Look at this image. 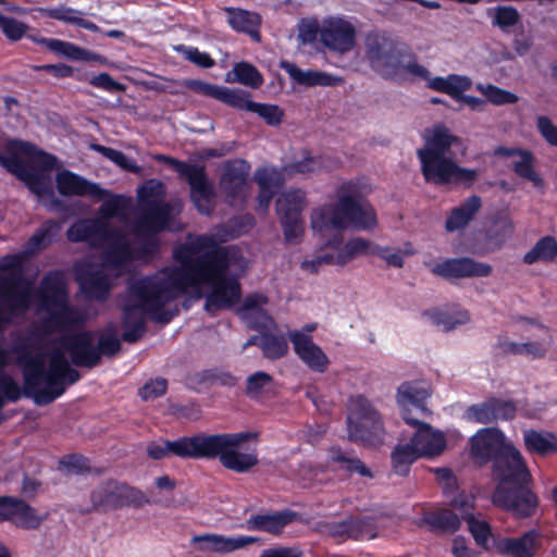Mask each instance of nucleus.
Wrapping results in <instances>:
<instances>
[{"instance_id": "72a5a7b5", "label": "nucleus", "mask_w": 557, "mask_h": 557, "mask_svg": "<svg viewBox=\"0 0 557 557\" xmlns=\"http://www.w3.org/2000/svg\"><path fill=\"white\" fill-rule=\"evenodd\" d=\"M482 208V199L471 195L458 207L453 208L445 220V231L454 233L465 230L476 216Z\"/></svg>"}, {"instance_id": "0e129e2a", "label": "nucleus", "mask_w": 557, "mask_h": 557, "mask_svg": "<svg viewBox=\"0 0 557 557\" xmlns=\"http://www.w3.org/2000/svg\"><path fill=\"white\" fill-rule=\"evenodd\" d=\"M466 418L469 421L490 424L494 422L491 398L480 404L471 405L466 410Z\"/></svg>"}, {"instance_id": "ea45409f", "label": "nucleus", "mask_w": 557, "mask_h": 557, "mask_svg": "<svg viewBox=\"0 0 557 557\" xmlns=\"http://www.w3.org/2000/svg\"><path fill=\"white\" fill-rule=\"evenodd\" d=\"M28 38L38 45L45 46L48 50L70 60H89L90 53L86 49L72 42L34 35H29Z\"/></svg>"}, {"instance_id": "412c9836", "label": "nucleus", "mask_w": 557, "mask_h": 557, "mask_svg": "<svg viewBox=\"0 0 557 557\" xmlns=\"http://www.w3.org/2000/svg\"><path fill=\"white\" fill-rule=\"evenodd\" d=\"M75 281L88 300L103 302L110 297L112 283L108 273L91 262L74 265Z\"/></svg>"}, {"instance_id": "de8ad7c7", "label": "nucleus", "mask_w": 557, "mask_h": 557, "mask_svg": "<svg viewBox=\"0 0 557 557\" xmlns=\"http://www.w3.org/2000/svg\"><path fill=\"white\" fill-rule=\"evenodd\" d=\"M521 159L516 161L512 165L513 172L521 178L530 181L537 189L545 187L544 180L534 170V157L531 151L525 150L520 156Z\"/></svg>"}, {"instance_id": "69168bd1", "label": "nucleus", "mask_w": 557, "mask_h": 557, "mask_svg": "<svg viewBox=\"0 0 557 557\" xmlns=\"http://www.w3.org/2000/svg\"><path fill=\"white\" fill-rule=\"evenodd\" d=\"M492 403V412L494 422L510 421L515 419L517 413V406L510 399H503L498 397H490Z\"/></svg>"}, {"instance_id": "09e8293b", "label": "nucleus", "mask_w": 557, "mask_h": 557, "mask_svg": "<svg viewBox=\"0 0 557 557\" xmlns=\"http://www.w3.org/2000/svg\"><path fill=\"white\" fill-rule=\"evenodd\" d=\"M324 169L325 165L323 157H313L309 153V151H306V154L301 160L287 163L283 166V171L287 175L310 174L320 172Z\"/></svg>"}, {"instance_id": "864d4df0", "label": "nucleus", "mask_w": 557, "mask_h": 557, "mask_svg": "<svg viewBox=\"0 0 557 557\" xmlns=\"http://www.w3.org/2000/svg\"><path fill=\"white\" fill-rule=\"evenodd\" d=\"M91 149L98 153H100L102 157L107 158L108 160L112 161L114 164L120 166L123 170L129 171V172H137L138 166L135 163L134 160L129 159L123 151L107 147L100 144H94L91 145Z\"/></svg>"}, {"instance_id": "e433bc0d", "label": "nucleus", "mask_w": 557, "mask_h": 557, "mask_svg": "<svg viewBox=\"0 0 557 557\" xmlns=\"http://www.w3.org/2000/svg\"><path fill=\"white\" fill-rule=\"evenodd\" d=\"M523 444L531 455L547 457L557 453V435L549 431L524 430Z\"/></svg>"}, {"instance_id": "603ef678", "label": "nucleus", "mask_w": 557, "mask_h": 557, "mask_svg": "<svg viewBox=\"0 0 557 557\" xmlns=\"http://www.w3.org/2000/svg\"><path fill=\"white\" fill-rule=\"evenodd\" d=\"M487 15L492 17L493 26H497L504 32L509 27L516 26L521 18L519 11L510 5H499L495 9H488Z\"/></svg>"}, {"instance_id": "4c0bfd02", "label": "nucleus", "mask_w": 557, "mask_h": 557, "mask_svg": "<svg viewBox=\"0 0 557 557\" xmlns=\"http://www.w3.org/2000/svg\"><path fill=\"white\" fill-rule=\"evenodd\" d=\"M36 11L45 17L72 24L92 33L100 30V27L94 22L79 17L78 15L82 13L78 10L66 5H60L57 8H37Z\"/></svg>"}, {"instance_id": "f3484780", "label": "nucleus", "mask_w": 557, "mask_h": 557, "mask_svg": "<svg viewBox=\"0 0 557 557\" xmlns=\"http://www.w3.org/2000/svg\"><path fill=\"white\" fill-rule=\"evenodd\" d=\"M306 201V191L300 188L288 190L276 200V213L288 244L297 243L304 234L301 213Z\"/></svg>"}, {"instance_id": "a878e982", "label": "nucleus", "mask_w": 557, "mask_h": 557, "mask_svg": "<svg viewBox=\"0 0 557 557\" xmlns=\"http://www.w3.org/2000/svg\"><path fill=\"white\" fill-rule=\"evenodd\" d=\"M320 40L327 49L344 53L355 46L356 30L343 18H330L320 29Z\"/></svg>"}, {"instance_id": "f257e3e1", "label": "nucleus", "mask_w": 557, "mask_h": 557, "mask_svg": "<svg viewBox=\"0 0 557 557\" xmlns=\"http://www.w3.org/2000/svg\"><path fill=\"white\" fill-rule=\"evenodd\" d=\"M257 438L253 432L215 433L203 432L182 436L175 441L159 440L147 445V456L153 460L168 457L193 460L219 459L221 466L236 473H247L259 463L256 449L239 451L238 448L246 442Z\"/></svg>"}, {"instance_id": "c756f323", "label": "nucleus", "mask_w": 557, "mask_h": 557, "mask_svg": "<svg viewBox=\"0 0 557 557\" xmlns=\"http://www.w3.org/2000/svg\"><path fill=\"white\" fill-rule=\"evenodd\" d=\"M295 518L296 512L289 509L272 513H258L250 516V518L242 524V528L248 531H260L278 535Z\"/></svg>"}, {"instance_id": "ddd939ff", "label": "nucleus", "mask_w": 557, "mask_h": 557, "mask_svg": "<svg viewBox=\"0 0 557 557\" xmlns=\"http://www.w3.org/2000/svg\"><path fill=\"white\" fill-rule=\"evenodd\" d=\"M347 431L349 441L364 447H377L384 442L385 429L382 417L363 395L351 398Z\"/></svg>"}, {"instance_id": "f8f14e48", "label": "nucleus", "mask_w": 557, "mask_h": 557, "mask_svg": "<svg viewBox=\"0 0 557 557\" xmlns=\"http://www.w3.org/2000/svg\"><path fill=\"white\" fill-rule=\"evenodd\" d=\"M62 347L69 352L76 367L92 369L101 361V356L113 357L121 350V341L112 330L101 334L98 344H94L90 331H82L67 335L61 341Z\"/></svg>"}, {"instance_id": "4d7b16f0", "label": "nucleus", "mask_w": 557, "mask_h": 557, "mask_svg": "<svg viewBox=\"0 0 557 557\" xmlns=\"http://www.w3.org/2000/svg\"><path fill=\"white\" fill-rule=\"evenodd\" d=\"M164 185L158 180H149L137 190L140 207L148 206L151 201H163Z\"/></svg>"}, {"instance_id": "2f4dec72", "label": "nucleus", "mask_w": 557, "mask_h": 557, "mask_svg": "<svg viewBox=\"0 0 557 557\" xmlns=\"http://www.w3.org/2000/svg\"><path fill=\"white\" fill-rule=\"evenodd\" d=\"M117 235L112 237H103L102 242L107 244V248L103 251V264L119 269L133 261L134 256L129 242L127 240L123 231L116 227Z\"/></svg>"}, {"instance_id": "338daca9", "label": "nucleus", "mask_w": 557, "mask_h": 557, "mask_svg": "<svg viewBox=\"0 0 557 557\" xmlns=\"http://www.w3.org/2000/svg\"><path fill=\"white\" fill-rule=\"evenodd\" d=\"M247 324L250 330L268 332L275 326L273 318L264 310L248 313L240 318Z\"/></svg>"}, {"instance_id": "5fc2aeb1", "label": "nucleus", "mask_w": 557, "mask_h": 557, "mask_svg": "<svg viewBox=\"0 0 557 557\" xmlns=\"http://www.w3.org/2000/svg\"><path fill=\"white\" fill-rule=\"evenodd\" d=\"M469 532L471 533L478 546L486 549L490 537L492 536V529L487 521L476 519L472 513H467L465 517Z\"/></svg>"}, {"instance_id": "bf43d9fd", "label": "nucleus", "mask_w": 557, "mask_h": 557, "mask_svg": "<svg viewBox=\"0 0 557 557\" xmlns=\"http://www.w3.org/2000/svg\"><path fill=\"white\" fill-rule=\"evenodd\" d=\"M273 383V376L264 371H257L246 380V395L251 399L260 397L267 386Z\"/></svg>"}, {"instance_id": "dca6fc26", "label": "nucleus", "mask_w": 557, "mask_h": 557, "mask_svg": "<svg viewBox=\"0 0 557 557\" xmlns=\"http://www.w3.org/2000/svg\"><path fill=\"white\" fill-rule=\"evenodd\" d=\"M89 498L91 506L81 510L82 513H90L92 511L107 513L125 507H141L148 503L143 491L115 479L101 481L90 492Z\"/></svg>"}, {"instance_id": "393cba45", "label": "nucleus", "mask_w": 557, "mask_h": 557, "mask_svg": "<svg viewBox=\"0 0 557 557\" xmlns=\"http://www.w3.org/2000/svg\"><path fill=\"white\" fill-rule=\"evenodd\" d=\"M55 185L60 195L64 197L78 196L90 197L95 200H102L109 195V191L99 184L70 170H62L55 175Z\"/></svg>"}, {"instance_id": "13d9d810", "label": "nucleus", "mask_w": 557, "mask_h": 557, "mask_svg": "<svg viewBox=\"0 0 557 557\" xmlns=\"http://www.w3.org/2000/svg\"><path fill=\"white\" fill-rule=\"evenodd\" d=\"M280 67L284 70L289 75V77L297 84L306 87L315 86L317 71H304L300 67H298L295 63L289 62L287 60H282L280 62Z\"/></svg>"}, {"instance_id": "8fccbe9b", "label": "nucleus", "mask_w": 557, "mask_h": 557, "mask_svg": "<svg viewBox=\"0 0 557 557\" xmlns=\"http://www.w3.org/2000/svg\"><path fill=\"white\" fill-rule=\"evenodd\" d=\"M476 90L485 97V101L494 106H505L517 103L519 98L516 94L503 89L493 84H476Z\"/></svg>"}, {"instance_id": "6e6552de", "label": "nucleus", "mask_w": 557, "mask_h": 557, "mask_svg": "<svg viewBox=\"0 0 557 557\" xmlns=\"http://www.w3.org/2000/svg\"><path fill=\"white\" fill-rule=\"evenodd\" d=\"M23 253H8L0 258V332L11 317L26 312L33 299L32 282L25 276Z\"/></svg>"}, {"instance_id": "a211bd4d", "label": "nucleus", "mask_w": 557, "mask_h": 557, "mask_svg": "<svg viewBox=\"0 0 557 557\" xmlns=\"http://www.w3.org/2000/svg\"><path fill=\"white\" fill-rule=\"evenodd\" d=\"M0 165L8 170V172L15 175L23 181L27 188L37 197L53 198V203L59 205L60 201L53 197V189L50 181L40 174L33 163L24 160L15 151L0 152Z\"/></svg>"}, {"instance_id": "7c9ffc66", "label": "nucleus", "mask_w": 557, "mask_h": 557, "mask_svg": "<svg viewBox=\"0 0 557 557\" xmlns=\"http://www.w3.org/2000/svg\"><path fill=\"white\" fill-rule=\"evenodd\" d=\"M141 213L137 220L138 230L154 235L165 230L171 219V206L164 201H151L140 207Z\"/></svg>"}, {"instance_id": "774afa93", "label": "nucleus", "mask_w": 557, "mask_h": 557, "mask_svg": "<svg viewBox=\"0 0 557 557\" xmlns=\"http://www.w3.org/2000/svg\"><path fill=\"white\" fill-rule=\"evenodd\" d=\"M0 392L10 403H16L22 396H25L24 386L21 387L11 375L5 373H0Z\"/></svg>"}, {"instance_id": "473e14b6", "label": "nucleus", "mask_w": 557, "mask_h": 557, "mask_svg": "<svg viewBox=\"0 0 557 557\" xmlns=\"http://www.w3.org/2000/svg\"><path fill=\"white\" fill-rule=\"evenodd\" d=\"M117 234L119 232L115 226L98 220L78 221L72 224L66 232L69 240L73 243H82L92 239L102 242L103 237H112V235Z\"/></svg>"}, {"instance_id": "6e6d98bb", "label": "nucleus", "mask_w": 557, "mask_h": 557, "mask_svg": "<svg viewBox=\"0 0 557 557\" xmlns=\"http://www.w3.org/2000/svg\"><path fill=\"white\" fill-rule=\"evenodd\" d=\"M59 225L53 220H48L29 237L27 245L30 250H41L46 248Z\"/></svg>"}, {"instance_id": "49530a36", "label": "nucleus", "mask_w": 557, "mask_h": 557, "mask_svg": "<svg viewBox=\"0 0 557 557\" xmlns=\"http://www.w3.org/2000/svg\"><path fill=\"white\" fill-rule=\"evenodd\" d=\"M423 314L429 317L433 324L443 326L445 331L454 330L457 325L466 324L470 320L469 313L466 310L445 312L433 309L424 311Z\"/></svg>"}, {"instance_id": "bb28decb", "label": "nucleus", "mask_w": 557, "mask_h": 557, "mask_svg": "<svg viewBox=\"0 0 557 557\" xmlns=\"http://www.w3.org/2000/svg\"><path fill=\"white\" fill-rule=\"evenodd\" d=\"M542 537L540 531L531 529L517 537H500L494 545L496 552L505 557H535L542 548Z\"/></svg>"}, {"instance_id": "9d476101", "label": "nucleus", "mask_w": 557, "mask_h": 557, "mask_svg": "<svg viewBox=\"0 0 557 557\" xmlns=\"http://www.w3.org/2000/svg\"><path fill=\"white\" fill-rule=\"evenodd\" d=\"M183 86L233 109L257 113L268 125L275 126L282 122L283 111L278 106L255 102L250 99V94L244 89L228 88L196 78L185 79Z\"/></svg>"}, {"instance_id": "423d86ee", "label": "nucleus", "mask_w": 557, "mask_h": 557, "mask_svg": "<svg viewBox=\"0 0 557 557\" xmlns=\"http://www.w3.org/2000/svg\"><path fill=\"white\" fill-rule=\"evenodd\" d=\"M214 245V238L208 234L198 235L191 243L176 246L173 258L178 267L164 268L161 275H147L137 278L135 290L141 296H149L154 306L170 304L186 293V281L196 257Z\"/></svg>"}, {"instance_id": "0eeeda50", "label": "nucleus", "mask_w": 557, "mask_h": 557, "mask_svg": "<svg viewBox=\"0 0 557 557\" xmlns=\"http://www.w3.org/2000/svg\"><path fill=\"white\" fill-rule=\"evenodd\" d=\"M37 301L48 313L41 321V329L46 334L66 332L85 323L83 311L69 301L66 277L61 270H51L42 276Z\"/></svg>"}, {"instance_id": "c9c22d12", "label": "nucleus", "mask_w": 557, "mask_h": 557, "mask_svg": "<svg viewBox=\"0 0 557 557\" xmlns=\"http://www.w3.org/2000/svg\"><path fill=\"white\" fill-rule=\"evenodd\" d=\"M410 442L418 448L421 456H438L446 448V440L442 432L434 431L428 423L421 424Z\"/></svg>"}, {"instance_id": "c85d7f7f", "label": "nucleus", "mask_w": 557, "mask_h": 557, "mask_svg": "<svg viewBox=\"0 0 557 557\" xmlns=\"http://www.w3.org/2000/svg\"><path fill=\"white\" fill-rule=\"evenodd\" d=\"M259 541L256 536L238 535V536H224L221 534L207 533L195 535L194 543H200V549L210 550L220 554L232 553L246 546L252 545Z\"/></svg>"}, {"instance_id": "b1692460", "label": "nucleus", "mask_w": 557, "mask_h": 557, "mask_svg": "<svg viewBox=\"0 0 557 557\" xmlns=\"http://www.w3.org/2000/svg\"><path fill=\"white\" fill-rule=\"evenodd\" d=\"M0 522H10L22 530H36L42 518L27 502L15 496H0Z\"/></svg>"}, {"instance_id": "680f3d73", "label": "nucleus", "mask_w": 557, "mask_h": 557, "mask_svg": "<svg viewBox=\"0 0 557 557\" xmlns=\"http://www.w3.org/2000/svg\"><path fill=\"white\" fill-rule=\"evenodd\" d=\"M60 468L65 469L70 473L84 474L90 472V460L88 457L74 453L63 456L59 460Z\"/></svg>"}, {"instance_id": "4468645a", "label": "nucleus", "mask_w": 557, "mask_h": 557, "mask_svg": "<svg viewBox=\"0 0 557 557\" xmlns=\"http://www.w3.org/2000/svg\"><path fill=\"white\" fill-rule=\"evenodd\" d=\"M157 160L169 165L188 184L190 201L200 214L210 216L214 212L216 194L205 165L190 164L164 154L158 156Z\"/></svg>"}, {"instance_id": "1a4fd4ad", "label": "nucleus", "mask_w": 557, "mask_h": 557, "mask_svg": "<svg viewBox=\"0 0 557 557\" xmlns=\"http://www.w3.org/2000/svg\"><path fill=\"white\" fill-rule=\"evenodd\" d=\"M367 57L373 67L385 78L397 79L407 73L428 83L432 79L430 71L418 63L417 55L407 45L386 37H368Z\"/></svg>"}, {"instance_id": "20e7f679", "label": "nucleus", "mask_w": 557, "mask_h": 557, "mask_svg": "<svg viewBox=\"0 0 557 557\" xmlns=\"http://www.w3.org/2000/svg\"><path fill=\"white\" fill-rule=\"evenodd\" d=\"M369 190L362 178H351L339 184L335 189V203L312 210V230L320 234L332 230L343 232L349 227L373 231L377 226V216L367 199Z\"/></svg>"}, {"instance_id": "a19ab883", "label": "nucleus", "mask_w": 557, "mask_h": 557, "mask_svg": "<svg viewBox=\"0 0 557 557\" xmlns=\"http://www.w3.org/2000/svg\"><path fill=\"white\" fill-rule=\"evenodd\" d=\"M433 532L453 534L460 529L461 521L457 513L450 509H441L430 512L424 518Z\"/></svg>"}, {"instance_id": "a18cd8bd", "label": "nucleus", "mask_w": 557, "mask_h": 557, "mask_svg": "<svg viewBox=\"0 0 557 557\" xmlns=\"http://www.w3.org/2000/svg\"><path fill=\"white\" fill-rule=\"evenodd\" d=\"M557 257V242L553 236L540 238L535 245L523 256L525 264H533L537 261L550 262Z\"/></svg>"}, {"instance_id": "7ed1b4c3", "label": "nucleus", "mask_w": 557, "mask_h": 557, "mask_svg": "<svg viewBox=\"0 0 557 557\" xmlns=\"http://www.w3.org/2000/svg\"><path fill=\"white\" fill-rule=\"evenodd\" d=\"M240 257L234 246L214 245L201 251L186 281V292L189 287L199 289L202 285L211 287L206 296L205 309L209 313L228 309L236 305L242 296L240 283L230 275V268Z\"/></svg>"}, {"instance_id": "37998d69", "label": "nucleus", "mask_w": 557, "mask_h": 557, "mask_svg": "<svg viewBox=\"0 0 557 557\" xmlns=\"http://www.w3.org/2000/svg\"><path fill=\"white\" fill-rule=\"evenodd\" d=\"M259 348L264 358L277 360L287 355L288 343L283 334H273L270 330L261 333Z\"/></svg>"}, {"instance_id": "5701e85b", "label": "nucleus", "mask_w": 557, "mask_h": 557, "mask_svg": "<svg viewBox=\"0 0 557 557\" xmlns=\"http://www.w3.org/2000/svg\"><path fill=\"white\" fill-rule=\"evenodd\" d=\"M426 86L435 91L446 94L454 100L460 101L471 110L481 112L486 106V101L475 96L465 95L472 86V81L468 76L449 74L446 77L435 76L429 79Z\"/></svg>"}, {"instance_id": "3c124183", "label": "nucleus", "mask_w": 557, "mask_h": 557, "mask_svg": "<svg viewBox=\"0 0 557 557\" xmlns=\"http://www.w3.org/2000/svg\"><path fill=\"white\" fill-rule=\"evenodd\" d=\"M284 171L276 168H258L255 172L253 178L259 188H265L270 190L278 189L284 185L285 177Z\"/></svg>"}, {"instance_id": "052dcab7", "label": "nucleus", "mask_w": 557, "mask_h": 557, "mask_svg": "<svg viewBox=\"0 0 557 557\" xmlns=\"http://www.w3.org/2000/svg\"><path fill=\"white\" fill-rule=\"evenodd\" d=\"M176 51L182 53L185 60L200 69H211L215 65V60L208 52H202L197 47L180 45L176 47Z\"/></svg>"}, {"instance_id": "4be33fe9", "label": "nucleus", "mask_w": 557, "mask_h": 557, "mask_svg": "<svg viewBox=\"0 0 557 557\" xmlns=\"http://www.w3.org/2000/svg\"><path fill=\"white\" fill-rule=\"evenodd\" d=\"M431 272L446 281L487 277L492 274L493 268L486 262L478 261L471 257L448 258L435 263Z\"/></svg>"}, {"instance_id": "e2e57ef3", "label": "nucleus", "mask_w": 557, "mask_h": 557, "mask_svg": "<svg viewBox=\"0 0 557 557\" xmlns=\"http://www.w3.org/2000/svg\"><path fill=\"white\" fill-rule=\"evenodd\" d=\"M0 28L8 39L17 41L25 36L28 26L24 22L0 12Z\"/></svg>"}, {"instance_id": "2eb2a0df", "label": "nucleus", "mask_w": 557, "mask_h": 557, "mask_svg": "<svg viewBox=\"0 0 557 557\" xmlns=\"http://www.w3.org/2000/svg\"><path fill=\"white\" fill-rule=\"evenodd\" d=\"M137 284V280L128 284V294L131 298L136 300L135 304H127L123 307L122 313V327L123 333L121 335L122 341L126 343H136L146 333V319L145 313H149L151 319L156 322L163 324L169 323L174 313L164 310L166 304L154 306L152 300H149V296H141L138 294L134 286Z\"/></svg>"}, {"instance_id": "9b49d317", "label": "nucleus", "mask_w": 557, "mask_h": 557, "mask_svg": "<svg viewBox=\"0 0 557 557\" xmlns=\"http://www.w3.org/2000/svg\"><path fill=\"white\" fill-rule=\"evenodd\" d=\"M17 361L23 372L24 395L34 398L36 405H49L65 392L64 379L46 374L42 354L24 352L18 356Z\"/></svg>"}, {"instance_id": "f03ea898", "label": "nucleus", "mask_w": 557, "mask_h": 557, "mask_svg": "<svg viewBox=\"0 0 557 557\" xmlns=\"http://www.w3.org/2000/svg\"><path fill=\"white\" fill-rule=\"evenodd\" d=\"M491 476L495 483L491 496L495 507L517 519L531 518L536 513L540 499L533 491V475L513 444L491 466Z\"/></svg>"}, {"instance_id": "39448f33", "label": "nucleus", "mask_w": 557, "mask_h": 557, "mask_svg": "<svg viewBox=\"0 0 557 557\" xmlns=\"http://www.w3.org/2000/svg\"><path fill=\"white\" fill-rule=\"evenodd\" d=\"M459 141L449 129L440 125L417 150L424 181L435 186H460L471 188L479 177V171L460 166L450 156V149Z\"/></svg>"}, {"instance_id": "6ab92c4d", "label": "nucleus", "mask_w": 557, "mask_h": 557, "mask_svg": "<svg viewBox=\"0 0 557 557\" xmlns=\"http://www.w3.org/2000/svg\"><path fill=\"white\" fill-rule=\"evenodd\" d=\"M512 445L504 432L497 428L479 430L470 438V456L479 465L491 466Z\"/></svg>"}, {"instance_id": "58836bf2", "label": "nucleus", "mask_w": 557, "mask_h": 557, "mask_svg": "<svg viewBox=\"0 0 557 557\" xmlns=\"http://www.w3.org/2000/svg\"><path fill=\"white\" fill-rule=\"evenodd\" d=\"M225 82L231 84L237 83L252 89H258L263 85L264 78L253 64L240 61L235 63L233 69L226 73Z\"/></svg>"}, {"instance_id": "c03bdc74", "label": "nucleus", "mask_w": 557, "mask_h": 557, "mask_svg": "<svg viewBox=\"0 0 557 557\" xmlns=\"http://www.w3.org/2000/svg\"><path fill=\"white\" fill-rule=\"evenodd\" d=\"M397 397L401 406H411L416 410L423 412L426 409L425 400L429 397V393L418 383L405 382L398 387Z\"/></svg>"}, {"instance_id": "cd10ccee", "label": "nucleus", "mask_w": 557, "mask_h": 557, "mask_svg": "<svg viewBox=\"0 0 557 557\" xmlns=\"http://www.w3.org/2000/svg\"><path fill=\"white\" fill-rule=\"evenodd\" d=\"M289 339L295 354L311 371L324 373L327 370L330 359L310 335L295 331L289 334Z\"/></svg>"}, {"instance_id": "aec40b11", "label": "nucleus", "mask_w": 557, "mask_h": 557, "mask_svg": "<svg viewBox=\"0 0 557 557\" xmlns=\"http://www.w3.org/2000/svg\"><path fill=\"white\" fill-rule=\"evenodd\" d=\"M250 163L244 159L227 160L222 168L220 187L227 205L243 203L247 197Z\"/></svg>"}, {"instance_id": "f704fd0d", "label": "nucleus", "mask_w": 557, "mask_h": 557, "mask_svg": "<svg viewBox=\"0 0 557 557\" xmlns=\"http://www.w3.org/2000/svg\"><path fill=\"white\" fill-rule=\"evenodd\" d=\"M223 10L227 13V24L233 30L247 34L253 40L260 41V14L233 7H225Z\"/></svg>"}, {"instance_id": "79ce46f5", "label": "nucleus", "mask_w": 557, "mask_h": 557, "mask_svg": "<svg viewBox=\"0 0 557 557\" xmlns=\"http://www.w3.org/2000/svg\"><path fill=\"white\" fill-rule=\"evenodd\" d=\"M418 458H420V454L411 442L397 445L391 455L394 472L401 476L408 475L411 465Z\"/></svg>"}]
</instances>
